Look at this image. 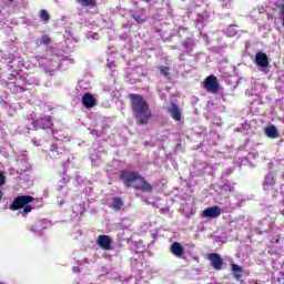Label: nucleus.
<instances>
[{
    "instance_id": "nucleus-7",
    "label": "nucleus",
    "mask_w": 284,
    "mask_h": 284,
    "mask_svg": "<svg viewBox=\"0 0 284 284\" xmlns=\"http://www.w3.org/2000/svg\"><path fill=\"white\" fill-rule=\"evenodd\" d=\"M202 216H204L205 219H219V216H221V206L215 205L205 209L202 212Z\"/></svg>"
},
{
    "instance_id": "nucleus-15",
    "label": "nucleus",
    "mask_w": 284,
    "mask_h": 284,
    "mask_svg": "<svg viewBox=\"0 0 284 284\" xmlns=\"http://www.w3.org/2000/svg\"><path fill=\"white\" fill-rule=\"evenodd\" d=\"M112 210H115V212L121 211V207H123V199L120 196H114L112 197Z\"/></svg>"
},
{
    "instance_id": "nucleus-20",
    "label": "nucleus",
    "mask_w": 284,
    "mask_h": 284,
    "mask_svg": "<svg viewBox=\"0 0 284 284\" xmlns=\"http://www.w3.org/2000/svg\"><path fill=\"white\" fill-rule=\"evenodd\" d=\"M2 185H6V175L0 171V187H2ZM1 199H3V192L0 190V201Z\"/></svg>"
},
{
    "instance_id": "nucleus-11",
    "label": "nucleus",
    "mask_w": 284,
    "mask_h": 284,
    "mask_svg": "<svg viewBox=\"0 0 284 284\" xmlns=\"http://www.w3.org/2000/svg\"><path fill=\"white\" fill-rule=\"evenodd\" d=\"M171 254L173 256H176L178 258H181V256H183V254H185V248L183 247V245H181V243L173 242L171 244Z\"/></svg>"
},
{
    "instance_id": "nucleus-27",
    "label": "nucleus",
    "mask_w": 284,
    "mask_h": 284,
    "mask_svg": "<svg viewBox=\"0 0 284 284\" xmlns=\"http://www.w3.org/2000/svg\"><path fill=\"white\" fill-rule=\"evenodd\" d=\"M57 150H59V146L57 144L50 145V152H57Z\"/></svg>"
},
{
    "instance_id": "nucleus-5",
    "label": "nucleus",
    "mask_w": 284,
    "mask_h": 284,
    "mask_svg": "<svg viewBox=\"0 0 284 284\" xmlns=\"http://www.w3.org/2000/svg\"><path fill=\"white\" fill-rule=\"evenodd\" d=\"M31 125L34 130H50L52 128V118L51 116H42L37 120H33Z\"/></svg>"
},
{
    "instance_id": "nucleus-22",
    "label": "nucleus",
    "mask_w": 284,
    "mask_h": 284,
    "mask_svg": "<svg viewBox=\"0 0 284 284\" xmlns=\"http://www.w3.org/2000/svg\"><path fill=\"white\" fill-rule=\"evenodd\" d=\"M50 38L48 36H42L40 38V45H50Z\"/></svg>"
},
{
    "instance_id": "nucleus-21",
    "label": "nucleus",
    "mask_w": 284,
    "mask_h": 284,
    "mask_svg": "<svg viewBox=\"0 0 284 284\" xmlns=\"http://www.w3.org/2000/svg\"><path fill=\"white\" fill-rule=\"evenodd\" d=\"M159 70L160 74H162L163 77H170V67L161 65Z\"/></svg>"
},
{
    "instance_id": "nucleus-28",
    "label": "nucleus",
    "mask_w": 284,
    "mask_h": 284,
    "mask_svg": "<svg viewBox=\"0 0 284 284\" xmlns=\"http://www.w3.org/2000/svg\"><path fill=\"white\" fill-rule=\"evenodd\" d=\"M278 241H281V237H277V239L275 240V243H278Z\"/></svg>"
},
{
    "instance_id": "nucleus-13",
    "label": "nucleus",
    "mask_w": 284,
    "mask_h": 284,
    "mask_svg": "<svg viewBox=\"0 0 284 284\" xmlns=\"http://www.w3.org/2000/svg\"><path fill=\"white\" fill-rule=\"evenodd\" d=\"M231 270L233 272V277L235 281H241L243 277V267H241L239 264H232Z\"/></svg>"
},
{
    "instance_id": "nucleus-18",
    "label": "nucleus",
    "mask_w": 284,
    "mask_h": 284,
    "mask_svg": "<svg viewBox=\"0 0 284 284\" xmlns=\"http://www.w3.org/2000/svg\"><path fill=\"white\" fill-rule=\"evenodd\" d=\"M132 19H134V21H136V23H140V24L145 23V16H143V14L133 13Z\"/></svg>"
},
{
    "instance_id": "nucleus-16",
    "label": "nucleus",
    "mask_w": 284,
    "mask_h": 284,
    "mask_svg": "<svg viewBox=\"0 0 284 284\" xmlns=\"http://www.w3.org/2000/svg\"><path fill=\"white\" fill-rule=\"evenodd\" d=\"M39 19H41V21H44V23H48V21H50V13L48 12V10H40Z\"/></svg>"
},
{
    "instance_id": "nucleus-25",
    "label": "nucleus",
    "mask_w": 284,
    "mask_h": 284,
    "mask_svg": "<svg viewBox=\"0 0 284 284\" xmlns=\"http://www.w3.org/2000/svg\"><path fill=\"white\" fill-rule=\"evenodd\" d=\"M226 32L230 37H234V34H236V31H234V27H229L226 29Z\"/></svg>"
},
{
    "instance_id": "nucleus-12",
    "label": "nucleus",
    "mask_w": 284,
    "mask_h": 284,
    "mask_svg": "<svg viewBox=\"0 0 284 284\" xmlns=\"http://www.w3.org/2000/svg\"><path fill=\"white\" fill-rule=\"evenodd\" d=\"M168 112L174 121H181V109H179V105L172 103L171 106H169Z\"/></svg>"
},
{
    "instance_id": "nucleus-3",
    "label": "nucleus",
    "mask_w": 284,
    "mask_h": 284,
    "mask_svg": "<svg viewBox=\"0 0 284 284\" xmlns=\"http://www.w3.org/2000/svg\"><path fill=\"white\" fill-rule=\"evenodd\" d=\"M34 197L32 195H20L13 199L12 203L9 205L11 212H17L23 210L24 205H30L33 203Z\"/></svg>"
},
{
    "instance_id": "nucleus-29",
    "label": "nucleus",
    "mask_w": 284,
    "mask_h": 284,
    "mask_svg": "<svg viewBox=\"0 0 284 284\" xmlns=\"http://www.w3.org/2000/svg\"><path fill=\"white\" fill-rule=\"evenodd\" d=\"M9 2H12V1H14V0H8Z\"/></svg>"
},
{
    "instance_id": "nucleus-10",
    "label": "nucleus",
    "mask_w": 284,
    "mask_h": 284,
    "mask_svg": "<svg viewBox=\"0 0 284 284\" xmlns=\"http://www.w3.org/2000/svg\"><path fill=\"white\" fill-rule=\"evenodd\" d=\"M255 63L260 68H268L270 67V58L267 57V54L265 52L260 51L255 54Z\"/></svg>"
},
{
    "instance_id": "nucleus-9",
    "label": "nucleus",
    "mask_w": 284,
    "mask_h": 284,
    "mask_svg": "<svg viewBox=\"0 0 284 284\" xmlns=\"http://www.w3.org/2000/svg\"><path fill=\"white\" fill-rule=\"evenodd\" d=\"M95 243L102 250H112V239L110 235H99Z\"/></svg>"
},
{
    "instance_id": "nucleus-6",
    "label": "nucleus",
    "mask_w": 284,
    "mask_h": 284,
    "mask_svg": "<svg viewBox=\"0 0 284 284\" xmlns=\"http://www.w3.org/2000/svg\"><path fill=\"white\" fill-rule=\"evenodd\" d=\"M207 258L211 262L213 270H216V271L223 270V257H221L219 253H211L207 255Z\"/></svg>"
},
{
    "instance_id": "nucleus-24",
    "label": "nucleus",
    "mask_w": 284,
    "mask_h": 284,
    "mask_svg": "<svg viewBox=\"0 0 284 284\" xmlns=\"http://www.w3.org/2000/svg\"><path fill=\"white\" fill-rule=\"evenodd\" d=\"M183 48H190L192 45V39L187 38L182 42Z\"/></svg>"
},
{
    "instance_id": "nucleus-19",
    "label": "nucleus",
    "mask_w": 284,
    "mask_h": 284,
    "mask_svg": "<svg viewBox=\"0 0 284 284\" xmlns=\"http://www.w3.org/2000/svg\"><path fill=\"white\" fill-rule=\"evenodd\" d=\"M222 192H234V186H232V184H230V182H225L222 186H221Z\"/></svg>"
},
{
    "instance_id": "nucleus-14",
    "label": "nucleus",
    "mask_w": 284,
    "mask_h": 284,
    "mask_svg": "<svg viewBox=\"0 0 284 284\" xmlns=\"http://www.w3.org/2000/svg\"><path fill=\"white\" fill-rule=\"evenodd\" d=\"M265 134L268 136V139H278V129H276L274 125L267 126L265 129Z\"/></svg>"
},
{
    "instance_id": "nucleus-4",
    "label": "nucleus",
    "mask_w": 284,
    "mask_h": 284,
    "mask_svg": "<svg viewBox=\"0 0 284 284\" xmlns=\"http://www.w3.org/2000/svg\"><path fill=\"white\" fill-rule=\"evenodd\" d=\"M203 88L206 90V92L216 94L221 88V84H219V79L214 74H211L204 79Z\"/></svg>"
},
{
    "instance_id": "nucleus-23",
    "label": "nucleus",
    "mask_w": 284,
    "mask_h": 284,
    "mask_svg": "<svg viewBox=\"0 0 284 284\" xmlns=\"http://www.w3.org/2000/svg\"><path fill=\"white\" fill-rule=\"evenodd\" d=\"M30 212H32V205L30 204L24 205L22 209V216H26V214H30Z\"/></svg>"
},
{
    "instance_id": "nucleus-17",
    "label": "nucleus",
    "mask_w": 284,
    "mask_h": 284,
    "mask_svg": "<svg viewBox=\"0 0 284 284\" xmlns=\"http://www.w3.org/2000/svg\"><path fill=\"white\" fill-rule=\"evenodd\" d=\"M83 8H94L97 6V0H80Z\"/></svg>"
},
{
    "instance_id": "nucleus-2",
    "label": "nucleus",
    "mask_w": 284,
    "mask_h": 284,
    "mask_svg": "<svg viewBox=\"0 0 284 284\" xmlns=\"http://www.w3.org/2000/svg\"><path fill=\"white\" fill-rule=\"evenodd\" d=\"M129 101L131 103V110L134 120L138 125H148L150 119H152V111L150 110V104L141 94L131 93L129 94Z\"/></svg>"
},
{
    "instance_id": "nucleus-8",
    "label": "nucleus",
    "mask_w": 284,
    "mask_h": 284,
    "mask_svg": "<svg viewBox=\"0 0 284 284\" xmlns=\"http://www.w3.org/2000/svg\"><path fill=\"white\" fill-rule=\"evenodd\" d=\"M82 105L85 110H92V108L97 106V98L92 93H84L82 95Z\"/></svg>"
},
{
    "instance_id": "nucleus-1",
    "label": "nucleus",
    "mask_w": 284,
    "mask_h": 284,
    "mask_svg": "<svg viewBox=\"0 0 284 284\" xmlns=\"http://www.w3.org/2000/svg\"><path fill=\"white\" fill-rule=\"evenodd\" d=\"M120 181L125 187H133L135 192H142V194H152L154 192V186L136 171H120Z\"/></svg>"
},
{
    "instance_id": "nucleus-26",
    "label": "nucleus",
    "mask_w": 284,
    "mask_h": 284,
    "mask_svg": "<svg viewBox=\"0 0 284 284\" xmlns=\"http://www.w3.org/2000/svg\"><path fill=\"white\" fill-rule=\"evenodd\" d=\"M278 10H280V14H278V18H283L284 17V4H280L278 6Z\"/></svg>"
}]
</instances>
